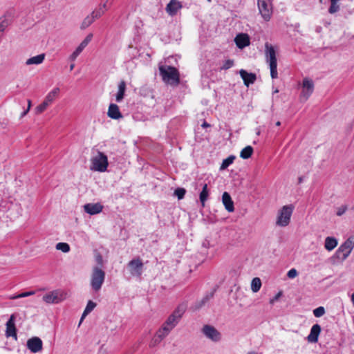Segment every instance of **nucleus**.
<instances>
[{"instance_id": "obj_1", "label": "nucleus", "mask_w": 354, "mask_h": 354, "mask_svg": "<svg viewBox=\"0 0 354 354\" xmlns=\"http://www.w3.org/2000/svg\"><path fill=\"white\" fill-rule=\"evenodd\" d=\"M158 68L165 83L174 86L179 84L180 73L176 68L168 65H160Z\"/></svg>"}, {"instance_id": "obj_2", "label": "nucleus", "mask_w": 354, "mask_h": 354, "mask_svg": "<svg viewBox=\"0 0 354 354\" xmlns=\"http://www.w3.org/2000/svg\"><path fill=\"white\" fill-rule=\"evenodd\" d=\"M265 55L266 62L270 66L271 77L277 79L278 77V72L276 51L274 46L268 42L265 44Z\"/></svg>"}, {"instance_id": "obj_3", "label": "nucleus", "mask_w": 354, "mask_h": 354, "mask_svg": "<svg viewBox=\"0 0 354 354\" xmlns=\"http://www.w3.org/2000/svg\"><path fill=\"white\" fill-rule=\"evenodd\" d=\"M91 162L90 169L99 172L106 171L109 165L107 156L100 151H97V154L91 158Z\"/></svg>"}, {"instance_id": "obj_4", "label": "nucleus", "mask_w": 354, "mask_h": 354, "mask_svg": "<svg viewBox=\"0 0 354 354\" xmlns=\"http://www.w3.org/2000/svg\"><path fill=\"white\" fill-rule=\"evenodd\" d=\"M105 272L99 267H94L91 274V286L92 289L98 292L104 281Z\"/></svg>"}, {"instance_id": "obj_5", "label": "nucleus", "mask_w": 354, "mask_h": 354, "mask_svg": "<svg viewBox=\"0 0 354 354\" xmlns=\"http://www.w3.org/2000/svg\"><path fill=\"white\" fill-rule=\"evenodd\" d=\"M68 297V293L60 289L50 291L43 296V300L47 304H59Z\"/></svg>"}, {"instance_id": "obj_6", "label": "nucleus", "mask_w": 354, "mask_h": 354, "mask_svg": "<svg viewBox=\"0 0 354 354\" xmlns=\"http://www.w3.org/2000/svg\"><path fill=\"white\" fill-rule=\"evenodd\" d=\"M292 211V205H290L283 206L279 212L276 224L281 227L287 226L290 223Z\"/></svg>"}, {"instance_id": "obj_7", "label": "nucleus", "mask_w": 354, "mask_h": 354, "mask_svg": "<svg viewBox=\"0 0 354 354\" xmlns=\"http://www.w3.org/2000/svg\"><path fill=\"white\" fill-rule=\"evenodd\" d=\"M59 92L60 90L58 87L54 88L50 91L46 96L44 102L36 107V113L39 114L44 111L47 107L53 102L56 97H58Z\"/></svg>"}, {"instance_id": "obj_8", "label": "nucleus", "mask_w": 354, "mask_h": 354, "mask_svg": "<svg viewBox=\"0 0 354 354\" xmlns=\"http://www.w3.org/2000/svg\"><path fill=\"white\" fill-rule=\"evenodd\" d=\"M354 247V242L351 239H347L336 251V256L338 259L345 260L351 254Z\"/></svg>"}, {"instance_id": "obj_9", "label": "nucleus", "mask_w": 354, "mask_h": 354, "mask_svg": "<svg viewBox=\"0 0 354 354\" xmlns=\"http://www.w3.org/2000/svg\"><path fill=\"white\" fill-rule=\"evenodd\" d=\"M144 264L140 258L133 259L127 264L130 274L133 277H140L143 272Z\"/></svg>"}, {"instance_id": "obj_10", "label": "nucleus", "mask_w": 354, "mask_h": 354, "mask_svg": "<svg viewBox=\"0 0 354 354\" xmlns=\"http://www.w3.org/2000/svg\"><path fill=\"white\" fill-rule=\"evenodd\" d=\"M202 332L207 338L212 342H218L221 339V333L212 326L205 325L202 328Z\"/></svg>"}, {"instance_id": "obj_11", "label": "nucleus", "mask_w": 354, "mask_h": 354, "mask_svg": "<svg viewBox=\"0 0 354 354\" xmlns=\"http://www.w3.org/2000/svg\"><path fill=\"white\" fill-rule=\"evenodd\" d=\"M314 91V83L308 78H304L302 83L301 98L307 100Z\"/></svg>"}, {"instance_id": "obj_12", "label": "nucleus", "mask_w": 354, "mask_h": 354, "mask_svg": "<svg viewBox=\"0 0 354 354\" xmlns=\"http://www.w3.org/2000/svg\"><path fill=\"white\" fill-rule=\"evenodd\" d=\"M258 7L259 12L266 21L270 18L272 8L267 0H258Z\"/></svg>"}, {"instance_id": "obj_13", "label": "nucleus", "mask_w": 354, "mask_h": 354, "mask_svg": "<svg viewBox=\"0 0 354 354\" xmlns=\"http://www.w3.org/2000/svg\"><path fill=\"white\" fill-rule=\"evenodd\" d=\"M15 315L12 314L10 315L9 319L6 324V336L7 337H12L15 339H17V328L15 324Z\"/></svg>"}, {"instance_id": "obj_14", "label": "nucleus", "mask_w": 354, "mask_h": 354, "mask_svg": "<svg viewBox=\"0 0 354 354\" xmlns=\"http://www.w3.org/2000/svg\"><path fill=\"white\" fill-rule=\"evenodd\" d=\"M42 341L39 337H34L27 341L28 348L34 353L42 350Z\"/></svg>"}, {"instance_id": "obj_15", "label": "nucleus", "mask_w": 354, "mask_h": 354, "mask_svg": "<svg viewBox=\"0 0 354 354\" xmlns=\"http://www.w3.org/2000/svg\"><path fill=\"white\" fill-rule=\"evenodd\" d=\"M182 8L181 3L178 0H171L166 6V11L170 16H174Z\"/></svg>"}, {"instance_id": "obj_16", "label": "nucleus", "mask_w": 354, "mask_h": 354, "mask_svg": "<svg viewBox=\"0 0 354 354\" xmlns=\"http://www.w3.org/2000/svg\"><path fill=\"white\" fill-rule=\"evenodd\" d=\"M234 41L239 48L243 49L249 46L250 37L247 34H238L234 39Z\"/></svg>"}, {"instance_id": "obj_17", "label": "nucleus", "mask_w": 354, "mask_h": 354, "mask_svg": "<svg viewBox=\"0 0 354 354\" xmlns=\"http://www.w3.org/2000/svg\"><path fill=\"white\" fill-rule=\"evenodd\" d=\"M321 333V326L318 324H314L310 329V334L307 337L309 342L316 343L318 342V337Z\"/></svg>"}, {"instance_id": "obj_18", "label": "nucleus", "mask_w": 354, "mask_h": 354, "mask_svg": "<svg viewBox=\"0 0 354 354\" xmlns=\"http://www.w3.org/2000/svg\"><path fill=\"white\" fill-rule=\"evenodd\" d=\"M239 73L243 80L244 84L247 86H249L250 84H253L257 79L256 74L248 73L244 69L240 70Z\"/></svg>"}, {"instance_id": "obj_19", "label": "nucleus", "mask_w": 354, "mask_h": 354, "mask_svg": "<svg viewBox=\"0 0 354 354\" xmlns=\"http://www.w3.org/2000/svg\"><path fill=\"white\" fill-rule=\"evenodd\" d=\"M107 115L109 118L114 120H118L123 118L120 111L119 106L115 104H111L109 106Z\"/></svg>"}, {"instance_id": "obj_20", "label": "nucleus", "mask_w": 354, "mask_h": 354, "mask_svg": "<svg viewBox=\"0 0 354 354\" xmlns=\"http://www.w3.org/2000/svg\"><path fill=\"white\" fill-rule=\"evenodd\" d=\"M103 206L100 203H88L84 205V211L91 214L94 215L102 212Z\"/></svg>"}, {"instance_id": "obj_21", "label": "nucleus", "mask_w": 354, "mask_h": 354, "mask_svg": "<svg viewBox=\"0 0 354 354\" xmlns=\"http://www.w3.org/2000/svg\"><path fill=\"white\" fill-rule=\"evenodd\" d=\"M222 201L226 210L232 212L234 210V202L229 193L225 192L222 196Z\"/></svg>"}, {"instance_id": "obj_22", "label": "nucleus", "mask_w": 354, "mask_h": 354, "mask_svg": "<svg viewBox=\"0 0 354 354\" xmlns=\"http://www.w3.org/2000/svg\"><path fill=\"white\" fill-rule=\"evenodd\" d=\"M215 292V290H213L210 292L207 293L201 300L197 301L195 303V310H198L204 306L212 298H213Z\"/></svg>"}, {"instance_id": "obj_23", "label": "nucleus", "mask_w": 354, "mask_h": 354, "mask_svg": "<svg viewBox=\"0 0 354 354\" xmlns=\"http://www.w3.org/2000/svg\"><path fill=\"white\" fill-rule=\"evenodd\" d=\"M44 59H45V54L41 53V54H39L38 55H36V56H34V57H32L28 59L26 62V65H32V64L38 65V64H41L44 62Z\"/></svg>"}, {"instance_id": "obj_24", "label": "nucleus", "mask_w": 354, "mask_h": 354, "mask_svg": "<svg viewBox=\"0 0 354 354\" xmlns=\"http://www.w3.org/2000/svg\"><path fill=\"white\" fill-rule=\"evenodd\" d=\"M126 90V83L124 81H121L118 84V91L116 95V101L118 102H121L124 96V93Z\"/></svg>"}, {"instance_id": "obj_25", "label": "nucleus", "mask_w": 354, "mask_h": 354, "mask_svg": "<svg viewBox=\"0 0 354 354\" xmlns=\"http://www.w3.org/2000/svg\"><path fill=\"white\" fill-rule=\"evenodd\" d=\"M337 245V241L334 237L328 236L325 239V248L328 250L331 251L333 250Z\"/></svg>"}, {"instance_id": "obj_26", "label": "nucleus", "mask_w": 354, "mask_h": 354, "mask_svg": "<svg viewBox=\"0 0 354 354\" xmlns=\"http://www.w3.org/2000/svg\"><path fill=\"white\" fill-rule=\"evenodd\" d=\"M179 320L178 318L174 317V315H170L163 325L167 326V328H171V330L177 325Z\"/></svg>"}, {"instance_id": "obj_27", "label": "nucleus", "mask_w": 354, "mask_h": 354, "mask_svg": "<svg viewBox=\"0 0 354 354\" xmlns=\"http://www.w3.org/2000/svg\"><path fill=\"white\" fill-rule=\"evenodd\" d=\"M208 196H209V191H208V188H207V185L204 184L203 186L202 191L201 192L200 195H199V198H200V201L202 204V206H203V207L205 206V203L207 200Z\"/></svg>"}, {"instance_id": "obj_28", "label": "nucleus", "mask_w": 354, "mask_h": 354, "mask_svg": "<svg viewBox=\"0 0 354 354\" xmlns=\"http://www.w3.org/2000/svg\"><path fill=\"white\" fill-rule=\"evenodd\" d=\"M170 331L171 328H167V326L162 325V326L156 332L155 335L162 340L169 335Z\"/></svg>"}, {"instance_id": "obj_29", "label": "nucleus", "mask_w": 354, "mask_h": 354, "mask_svg": "<svg viewBox=\"0 0 354 354\" xmlns=\"http://www.w3.org/2000/svg\"><path fill=\"white\" fill-rule=\"evenodd\" d=\"M252 153L253 148L251 146H247L241 150L240 157L243 159H248L251 157Z\"/></svg>"}, {"instance_id": "obj_30", "label": "nucleus", "mask_w": 354, "mask_h": 354, "mask_svg": "<svg viewBox=\"0 0 354 354\" xmlns=\"http://www.w3.org/2000/svg\"><path fill=\"white\" fill-rule=\"evenodd\" d=\"M95 20V18L92 16L91 14L90 15H88L84 19L83 21L82 22L80 28L83 30L88 28L93 23Z\"/></svg>"}, {"instance_id": "obj_31", "label": "nucleus", "mask_w": 354, "mask_h": 354, "mask_svg": "<svg viewBox=\"0 0 354 354\" xmlns=\"http://www.w3.org/2000/svg\"><path fill=\"white\" fill-rule=\"evenodd\" d=\"M186 309V306L184 304H181L178 306V308L172 313L171 315H174V317L180 319L181 317L184 314Z\"/></svg>"}, {"instance_id": "obj_32", "label": "nucleus", "mask_w": 354, "mask_h": 354, "mask_svg": "<svg viewBox=\"0 0 354 354\" xmlns=\"http://www.w3.org/2000/svg\"><path fill=\"white\" fill-rule=\"evenodd\" d=\"M261 286V279L258 277H255L252 279L251 283V289L254 292H257Z\"/></svg>"}, {"instance_id": "obj_33", "label": "nucleus", "mask_w": 354, "mask_h": 354, "mask_svg": "<svg viewBox=\"0 0 354 354\" xmlns=\"http://www.w3.org/2000/svg\"><path fill=\"white\" fill-rule=\"evenodd\" d=\"M235 156H230L227 158L224 159L223 160V162L221 166V169H225L227 167H229L234 160Z\"/></svg>"}, {"instance_id": "obj_34", "label": "nucleus", "mask_w": 354, "mask_h": 354, "mask_svg": "<svg viewBox=\"0 0 354 354\" xmlns=\"http://www.w3.org/2000/svg\"><path fill=\"white\" fill-rule=\"evenodd\" d=\"M57 250H61L63 252H68L70 251V245L66 243H58L55 246Z\"/></svg>"}, {"instance_id": "obj_35", "label": "nucleus", "mask_w": 354, "mask_h": 354, "mask_svg": "<svg viewBox=\"0 0 354 354\" xmlns=\"http://www.w3.org/2000/svg\"><path fill=\"white\" fill-rule=\"evenodd\" d=\"M186 190L184 188H177L174 191V195L178 198V200H181L185 197Z\"/></svg>"}, {"instance_id": "obj_36", "label": "nucleus", "mask_w": 354, "mask_h": 354, "mask_svg": "<svg viewBox=\"0 0 354 354\" xmlns=\"http://www.w3.org/2000/svg\"><path fill=\"white\" fill-rule=\"evenodd\" d=\"M339 10V6L337 4V2L330 1V6L328 8V12L330 14H334L337 12Z\"/></svg>"}, {"instance_id": "obj_37", "label": "nucleus", "mask_w": 354, "mask_h": 354, "mask_svg": "<svg viewBox=\"0 0 354 354\" xmlns=\"http://www.w3.org/2000/svg\"><path fill=\"white\" fill-rule=\"evenodd\" d=\"M104 10L102 7H99L97 9H95L91 12L92 16L95 18V19L100 18L104 14Z\"/></svg>"}, {"instance_id": "obj_38", "label": "nucleus", "mask_w": 354, "mask_h": 354, "mask_svg": "<svg viewBox=\"0 0 354 354\" xmlns=\"http://www.w3.org/2000/svg\"><path fill=\"white\" fill-rule=\"evenodd\" d=\"M140 94L143 96H148L152 93L151 89L147 86H142L140 88Z\"/></svg>"}, {"instance_id": "obj_39", "label": "nucleus", "mask_w": 354, "mask_h": 354, "mask_svg": "<svg viewBox=\"0 0 354 354\" xmlns=\"http://www.w3.org/2000/svg\"><path fill=\"white\" fill-rule=\"evenodd\" d=\"M325 314V308L323 306H319L313 310V315L316 317H320Z\"/></svg>"}, {"instance_id": "obj_40", "label": "nucleus", "mask_w": 354, "mask_h": 354, "mask_svg": "<svg viewBox=\"0 0 354 354\" xmlns=\"http://www.w3.org/2000/svg\"><path fill=\"white\" fill-rule=\"evenodd\" d=\"M96 306V304L92 301H88L84 309L85 314H89Z\"/></svg>"}, {"instance_id": "obj_41", "label": "nucleus", "mask_w": 354, "mask_h": 354, "mask_svg": "<svg viewBox=\"0 0 354 354\" xmlns=\"http://www.w3.org/2000/svg\"><path fill=\"white\" fill-rule=\"evenodd\" d=\"M234 66V61L232 59L225 60L223 65L221 67V70H227Z\"/></svg>"}, {"instance_id": "obj_42", "label": "nucleus", "mask_w": 354, "mask_h": 354, "mask_svg": "<svg viewBox=\"0 0 354 354\" xmlns=\"http://www.w3.org/2000/svg\"><path fill=\"white\" fill-rule=\"evenodd\" d=\"M162 340L156 335H154L149 343V347L153 348L160 343Z\"/></svg>"}, {"instance_id": "obj_43", "label": "nucleus", "mask_w": 354, "mask_h": 354, "mask_svg": "<svg viewBox=\"0 0 354 354\" xmlns=\"http://www.w3.org/2000/svg\"><path fill=\"white\" fill-rule=\"evenodd\" d=\"M82 51L77 47L75 51L71 55L69 59L71 61H75V59L77 57V56L82 53Z\"/></svg>"}, {"instance_id": "obj_44", "label": "nucleus", "mask_w": 354, "mask_h": 354, "mask_svg": "<svg viewBox=\"0 0 354 354\" xmlns=\"http://www.w3.org/2000/svg\"><path fill=\"white\" fill-rule=\"evenodd\" d=\"M8 25V22L6 19H0V32L4 31Z\"/></svg>"}, {"instance_id": "obj_45", "label": "nucleus", "mask_w": 354, "mask_h": 354, "mask_svg": "<svg viewBox=\"0 0 354 354\" xmlns=\"http://www.w3.org/2000/svg\"><path fill=\"white\" fill-rule=\"evenodd\" d=\"M298 274V272L297 271L296 269L295 268H292L290 269L288 273H287V277L290 279H293L295 278V277H297Z\"/></svg>"}, {"instance_id": "obj_46", "label": "nucleus", "mask_w": 354, "mask_h": 354, "mask_svg": "<svg viewBox=\"0 0 354 354\" xmlns=\"http://www.w3.org/2000/svg\"><path fill=\"white\" fill-rule=\"evenodd\" d=\"M346 209H347V207L346 205H342L341 207L337 208L336 214L337 216H342L345 213Z\"/></svg>"}, {"instance_id": "obj_47", "label": "nucleus", "mask_w": 354, "mask_h": 354, "mask_svg": "<svg viewBox=\"0 0 354 354\" xmlns=\"http://www.w3.org/2000/svg\"><path fill=\"white\" fill-rule=\"evenodd\" d=\"M95 261L97 262V263L98 265L102 266V264H103V259H102V255L100 253H97L95 255Z\"/></svg>"}, {"instance_id": "obj_48", "label": "nucleus", "mask_w": 354, "mask_h": 354, "mask_svg": "<svg viewBox=\"0 0 354 354\" xmlns=\"http://www.w3.org/2000/svg\"><path fill=\"white\" fill-rule=\"evenodd\" d=\"M93 35L92 33L88 34L85 39L82 41V43H84L86 46L88 44V43L91 41Z\"/></svg>"}, {"instance_id": "obj_49", "label": "nucleus", "mask_w": 354, "mask_h": 354, "mask_svg": "<svg viewBox=\"0 0 354 354\" xmlns=\"http://www.w3.org/2000/svg\"><path fill=\"white\" fill-rule=\"evenodd\" d=\"M34 294H35V291H28V292H22V293L19 294V297H20V298H23V297H26L28 296L33 295Z\"/></svg>"}, {"instance_id": "obj_50", "label": "nucleus", "mask_w": 354, "mask_h": 354, "mask_svg": "<svg viewBox=\"0 0 354 354\" xmlns=\"http://www.w3.org/2000/svg\"><path fill=\"white\" fill-rule=\"evenodd\" d=\"M281 292H278L272 299H270V303L273 304L275 301L278 300L281 296Z\"/></svg>"}, {"instance_id": "obj_51", "label": "nucleus", "mask_w": 354, "mask_h": 354, "mask_svg": "<svg viewBox=\"0 0 354 354\" xmlns=\"http://www.w3.org/2000/svg\"><path fill=\"white\" fill-rule=\"evenodd\" d=\"M19 298H20L19 294L13 295H10L8 297V299H19Z\"/></svg>"}, {"instance_id": "obj_52", "label": "nucleus", "mask_w": 354, "mask_h": 354, "mask_svg": "<svg viewBox=\"0 0 354 354\" xmlns=\"http://www.w3.org/2000/svg\"><path fill=\"white\" fill-rule=\"evenodd\" d=\"M77 47L82 51L86 47V46L84 44V43L81 42Z\"/></svg>"}, {"instance_id": "obj_53", "label": "nucleus", "mask_w": 354, "mask_h": 354, "mask_svg": "<svg viewBox=\"0 0 354 354\" xmlns=\"http://www.w3.org/2000/svg\"><path fill=\"white\" fill-rule=\"evenodd\" d=\"M100 7H102L103 8V10H104V12L107 10V8H106V3L100 5Z\"/></svg>"}, {"instance_id": "obj_54", "label": "nucleus", "mask_w": 354, "mask_h": 354, "mask_svg": "<svg viewBox=\"0 0 354 354\" xmlns=\"http://www.w3.org/2000/svg\"><path fill=\"white\" fill-rule=\"evenodd\" d=\"M28 111H29V110H28V109L25 110V111H24L21 114V118H23L24 116H25V115L28 113Z\"/></svg>"}, {"instance_id": "obj_55", "label": "nucleus", "mask_w": 354, "mask_h": 354, "mask_svg": "<svg viewBox=\"0 0 354 354\" xmlns=\"http://www.w3.org/2000/svg\"><path fill=\"white\" fill-rule=\"evenodd\" d=\"M30 107H31V100H28V108H27V109L30 110Z\"/></svg>"}, {"instance_id": "obj_56", "label": "nucleus", "mask_w": 354, "mask_h": 354, "mask_svg": "<svg viewBox=\"0 0 354 354\" xmlns=\"http://www.w3.org/2000/svg\"><path fill=\"white\" fill-rule=\"evenodd\" d=\"M303 180H304V178L302 176L299 177V178H298L299 183H301L303 182Z\"/></svg>"}, {"instance_id": "obj_57", "label": "nucleus", "mask_w": 354, "mask_h": 354, "mask_svg": "<svg viewBox=\"0 0 354 354\" xmlns=\"http://www.w3.org/2000/svg\"><path fill=\"white\" fill-rule=\"evenodd\" d=\"M202 127H209V124L208 123H207L206 122H203V124H202Z\"/></svg>"}, {"instance_id": "obj_58", "label": "nucleus", "mask_w": 354, "mask_h": 354, "mask_svg": "<svg viewBox=\"0 0 354 354\" xmlns=\"http://www.w3.org/2000/svg\"><path fill=\"white\" fill-rule=\"evenodd\" d=\"M88 314H85V310H84L83 314L81 317V321Z\"/></svg>"}, {"instance_id": "obj_59", "label": "nucleus", "mask_w": 354, "mask_h": 354, "mask_svg": "<svg viewBox=\"0 0 354 354\" xmlns=\"http://www.w3.org/2000/svg\"><path fill=\"white\" fill-rule=\"evenodd\" d=\"M351 301H352L353 304L354 305V292L351 295Z\"/></svg>"}, {"instance_id": "obj_60", "label": "nucleus", "mask_w": 354, "mask_h": 354, "mask_svg": "<svg viewBox=\"0 0 354 354\" xmlns=\"http://www.w3.org/2000/svg\"><path fill=\"white\" fill-rule=\"evenodd\" d=\"M74 67H75V64H71L70 65V71H72L74 68Z\"/></svg>"}, {"instance_id": "obj_61", "label": "nucleus", "mask_w": 354, "mask_h": 354, "mask_svg": "<svg viewBox=\"0 0 354 354\" xmlns=\"http://www.w3.org/2000/svg\"><path fill=\"white\" fill-rule=\"evenodd\" d=\"M279 93V90L277 88L273 91V94Z\"/></svg>"}, {"instance_id": "obj_62", "label": "nucleus", "mask_w": 354, "mask_h": 354, "mask_svg": "<svg viewBox=\"0 0 354 354\" xmlns=\"http://www.w3.org/2000/svg\"><path fill=\"white\" fill-rule=\"evenodd\" d=\"M280 124H281V122H280L279 121H278V122L276 123V125H277V126H280Z\"/></svg>"}, {"instance_id": "obj_63", "label": "nucleus", "mask_w": 354, "mask_h": 354, "mask_svg": "<svg viewBox=\"0 0 354 354\" xmlns=\"http://www.w3.org/2000/svg\"><path fill=\"white\" fill-rule=\"evenodd\" d=\"M248 354H256L255 352H249Z\"/></svg>"}, {"instance_id": "obj_64", "label": "nucleus", "mask_w": 354, "mask_h": 354, "mask_svg": "<svg viewBox=\"0 0 354 354\" xmlns=\"http://www.w3.org/2000/svg\"><path fill=\"white\" fill-rule=\"evenodd\" d=\"M207 1L208 2H211V1H212V0H207Z\"/></svg>"}]
</instances>
